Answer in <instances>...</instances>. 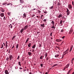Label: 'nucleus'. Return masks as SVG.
<instances>
[{
    "label": "nucleus",
    "mask_w": 74,
    "mask_h": 74,
    "mask_svg": "<svg viewBox=\"0 0 74 74\" xmlns=\"http://www.w3.org/2000/svg\"><path fill=\"white\" fill-rule=\"evenodd\" d=\"M69 48H68L63 53H64V54L63 55H62V58H63L64 55H66L67 53H69Z\"/></svg>",
    "instance_id": "obj_1"
},
{
    "label": "nucleus",
    "mask_w": 74,
    "mask_h": 74,
    "mask_svg": "<svg viewBox=\"0 0 74 74\" xmlns=\"http://www.w3.org/2000/svg\"><path fill=\"white\" fill-rule=\"evenodd\" d=\"M66 10L67 11H66V12L67 13V15H69V14H70V11L67 8H66Z\"/></svg>",
    "instance_id": "obj_2"
},
{
    "label": "nucleus",
    "mask_w": 74,
    "mask_h": 74,
    "mask_svg": "<svg viewBox=\"0 0 74 74\" xmlns=\"http://www.w3.org/2000/svg\"><path fill=\"white\" fill-rule=\"evenodd\" d=\"M12 58H13V57H12V55H10L9 56V58L10 59V60H12Z\"/></svg>",
    "instance_id": "obj_3"
},
{
    "label": "nucleus",
    "mask_w": 74,
    "mask_h": 74,
    "mask_svg": "<svg viewBox=\"0 0 74 74\" xmlns=\"http://www.w3.org/2000/svg\"><path fill=\"white\" fill-rule=\"evenodd\" d=\"M68 7L69 9H71L72 8V5L71 4H69L68 5Z\"/></svg>",
    "instance_id": "obj_4"
},
{
    "label": "nucleus",
    "mask_w": 74,
    "mask_h": 74,
    "mask_svg": "<svg viewBox=\"0 0 74 74\" xmlns=\"http://www.w3.org/2000/svg\"><path fill=\"white\" fill-rule=\"evenodd\" d=\"M40 26H41L42 29H43V28L44 27V26H45V24H40Z\"/></svg>",
    "instance_id": "obj_5"
},
{
    "label": "nucleus",
    "mask_w": 74,
    "mask_h": 74,
    "mask_svg": "<svg viewBox=\"0 0 74 74\" xmlns=\"http://www.w3.org/2000/svg\"><path fill=\"white\" fill-rule=\"evenodd\" d=\"M28 25H26L25 27H24L23 29L24 30H26V29H27L28 28Z\"/></svg>",
    "instance_id": "obj_6"
},
{
    "label": "nucleus",
    "mask_w": 74,
    "mask_h": 74,
    "mask_svg": "<svg viewBox=\"0 0 74 74\" xmlns=\"http://www.w3.org/2000/svg\"><path fill=\"white\" fill-rule=\"evenodd\" d=\"M5 74H9V72H8V70H5Z\"/></svg>",
    "instance_id": "obj_7"
},
{
    "label": "nucleus",
    "mask_w": 74,
    "mask_h": 74,
    "mask_svg": "<svg viewBox=\"0 0 74 74\" xmlns=\"http://www.w3.org/2000/svg\"><path fill=\"white\" fill-rule=\"evenodd\" d=\"M56 41L57 42H60V41H62V40L57 39Z\"/></svg>",
    "instance_id": "obj_8"
},
{
    "label": "nucleus",
    "mask_w": 74,
    "mask_h": 74,
    "mask_svg": "<svg viewBox=\"0 0 74 74\" xmlns=\"http://www.w3.org/2000/svg\"><path fill=\"white\" fill-rule=\"evenodd\" d=\"M73 32V31L72 29H71L69 32V34H71V33Z\"/></svg>",
    "instance_id": "obj_9"
},
{
    "label": "nucleus",
    "mask_w": 74,
    "mask_h": 74,
    "mask_svg": "<svg viewBox=\"0 0 74 74\" xmlns=\"http://www.w3.org/2000/svg\"><path fill=\"white\" fill-rule=\"evenodd\" d=\"M20 3H24V1L23 0H20Z\"/></svg>",
    "instance_id": "obj_10"
},
{
    "label": "nucleus",
    "mask_w": 74,
    "mask_h": 74,
    "mask_svg": "<svg viewBox=\"0 0 74 74\" xmlns=\"http://www.w3.org/2000/svg\"><path fill=\"white\" fill-rule=\"evenodd\" d=\"M69 66H70V64H68L66 65V66H65V67L66 69H67V68H68L69 67Z\"/></svg>",
    "instance_id": "obj_11"
},
{
    "label": "nucleus",
    "mask_w": 74,
    "mask_h": 74,
    "mask_svg": "<svg viewBox=\"0 0 74 74\" xmlns=\"http://www.w3.org/2000/svg\"><path fill=\"white\" fill-rule=\"evenodd\" d=\"M0 16L1 17H3L4 16V13H1L0 14Z\"/></svg>",
    "instance_id": "obj_12"
},
{
    "label": "nucleus",
    "mask_w": 74,
    "mask_h": 74,
    "mask_svg": "<svg viewBox=\"0 0 74 74\" xmlns=\"http://www.w3.org/2000/svg\"><path fill=\"white\" fill-rule=\"evenodd\" d=\"M24 30V29L23 28L21 29L20 30V33H23Z\"/></svg>",
    "instance_id": "obj_13"
},
{
    "label": "nucleus",
    "mask_w": 74,
    "mask_h": 74,
    "mask_svg": "<svg viewBox=\"0 0 74 74\" xmlns=\"http://www.w3.org/2000/svg\"><path fill=\"white\" fill-rule=\"evenodd\" d=\"M58 18H61V17H62V14H60L59 15V16H58Z\"/></svg>",
    "instance_id": "obj_14"
},
{
    "label": "nucleus",
    "mask_w": 74,
    "mask_h": 74,
    "mask_svg": "<svg viewBox=\"0 0 74 74\" xmlns=\"http://www.w3.org/2000/svg\"><path fill=\"white\" fill-rule=\"evenodd\" d=\"M1 11L2 12H4V11H5V10H4V9L2 8L1 10Z\"/></svg>",
    "instance_id": "obj_15"
},
{
    "label": "nucleus",
    "mask_w": 74,
    "mask_h": 74,
    "mask_svg": "<svg viewBox=\"0 0 74 74\" xmlns=\"http://www.w3.org/2000/svg\"><path fill=\"white\" fill-rule=\"evenodd\" d=\"M28 54L29 55V56H31V55H32V52H28Z\"/></svg>",
    "instance_id": "obj_16"
},
{
    "label": "nucleus",
    "mask_w": 74,
    "mask_h": 74,
    "mask_svg": "<svg viewBox=\"0 0 74 74\" xmlns=\"http://www.w3.org/2000/svg\"><path fill=\"white\" fill-rule=\"evenodd\" d=\"M58 64H55V65H53L52 67V68H53V67H55V66H58Z\"/></svg>",
    "instance_id": "obj_17"
},
{
    "label": "nucleus",
    "mask_w": 74,
    "mask_h": 74,
    "mask_svg": "<svg viewBox=\"0 0 74 74\" xmlns=\"http://www.w3.org/2000/svg\"><path fill=\"white\" fill-rule=\"evenodd\" d=\"M31 45V43H29V44L28 45V46L29 48H30V46Z\"/></svg>",
    "instance_id": "obj_18"
},
{
    "label": "nucleus",
    "mask_w": 74,
    "mask_h": 74,
    "mask_svg": "<svg viewBox=\"0 0 74 74\" xmlns=\"http://www.w3.org/2000/svg\"><path fill=\"white\" fill-rule=\"evenodd\" d=\"M51 23L53 25H54L55 23H54V21H52L51 22Z\"/></svg>",
    "instance_id": "obj_19"
},
{
    "label": "nucleus",
    "mask_w": 74,
    "mask_h": 74,
    "mask_svg": "<svg viewBox=\"0 0 74 74\" xmlns=\"http://www.w3.org/2000/svg\"><path fill=\"white\" fill-rule=\"evenodd\" d=\"M51 28L52 29H55V27L54 26V25H53L52 27H51Z\"/></svg>",
    "instance_id": "obj_20"
},
{
    "label": "nucleus",
    "mask_w": 74,
    "mask_h": 74,
    "mask_svg": "<svg viewBox=\"0 0 74 74\" xmlns=\"http://www.w3.org/2000/svg\"><path fill=\"white\" fill-rule=\"evenodd\" d=\"M18 65L21 66V62L19 61L18 62Z\"/></svg>",
    "instance_id": "obj_21"
},
{
    "label": "nucleus",
    "mask_w": 74,
    "mask_h": 74,
    "mask_svg": "<svg viewBox=\"0 0 74 74\" xmlns=\"http://www.w3.org/2000/svg\"><path fill=\"white\" fill-rule=\"evenodd\" d=\"M7 4V2H5L2 3V5H5Z\"/></svg>",
    "instance_id": "obj_22"
},
{
    "label": "nucleus",
    "mask_w": 74,
    "mask_h": 74,
    "mask_svg": "<svg viewBox=\"0 0 74 74\" xmlns=\"http://www.w3.org/2000/svg\"><path fill=\"white\" fill-rule=\"evenodd\" d=\"M35 47H36V45H34L32 47V48L33 49H34V48H35Z\"/></svg>",
    "instance_id": "obj_23"
},
{
    "label": "nucleus",
    "mask_w": 74,
    "mask_h": 74,
    "mask_svg": "<svg viewBox=\"0 0 74 74\" xmlns=\"http://www.w3.org/2000/svg\"><path fill=\"white\" fill-rule=\"evenodd\" d=\"M59 56V55H56L55 56V58H58V56Z\"/></svg>",
    "instance_id": "obj_24"
},
{
    "label": "nucleus",
    "mask_w": 74,
    "mask_h": 74,
    "mask_svg": "<svg viewBox=\"0 0 74 74\" xmlns=\"http://www.w3.org/2000/svg\"><path fill=\"white\" fill-rule=\"evenodd\" d=\"M19 47V45L18 44H17V45L16 46V48L17 49Z\"/></svg>",
    "instance_id": "obj_25"
},
{
    "label": "nucleus",
    "mask_w": 74,
    "mask_h": 74,
    "mask_svg": "<svg viewBox=\"0 0 74 74\" xmlns=\"http://www.w3.org/2000/svg\"><path fill=\"white\" fill-rule=\"evenodd\" d=\"M63 21L62 20H61L60 21V24H61V25H62V23H63L62 22Z\"/></svg>",
    "instance_id": "obj_26"
},
{
    "label": "nucleus",
    "mask_w": 74,
    "mask_h": 74,
    "mask_svg": "<svg viewBox=\"0 0 74 74\" xmlns=\"http://www.w3.org/2000/svg\"><path fill=\"white\" fill-rule=\"evenodd\" d=\"M15 37H16V36L15 35H14V36H13V37L12 38V40H13L14 38Z\"/></svg>",
    "instance_id": "obj_27"
},
{
    "label": "nucleus",
    "mask_w": 74,
    "mask_h": 74,
    "mask_svg": "<svg viewBox=\"0 0 74 74\" xmlns=\"http://www.w3.org/2000/svg\"><path fill=\"white\" fill-rule=\"evenodd\" d=\"M42 58H43V56H42L41 57H40V59H42Z\"/></svg>",
    "instance_id": "obj_28"
},
{
    "label": "nucleus",
    "mask_w": 74,
    "mask_h": 74,
    "mask_svg": "<svg viewBox=\"0 0 74 74\" xmlns=\"http://www.w3.org/2000/svg\"><path fill=\"white\" fill-rule=\"evenodd\" d=\"M38 13H40V12H41V11L39 10H38Z\"/></svg>",
    "instance_id": "obj_29"
},
{
    "label": "nucleus",
    "mask_w": 74,
    "mask_h": 74,
    "mask_svg": "<svg viewBox=\"0 0 74 74\" xmlns=\"http://www.w3.org/2000/svg\"><path fill=\"white\" fill-rule=\"evenodd\" d=\"M63 32H64V30L62 29L61 30L60 32H61V33H63Z\"/></svg>",
    "instance_id": "obj_30"
},
{
    "label": "nucleus",
    "mask_w": 74,
    "mask_h": 74,
    "mask_svg": "<svg viewBox=\"0 0 74 74\" xmlns=\"http://www.w3.org/2000/svg\"><path fill=\"white\" fill-rule=\"evenodd\" d=\"M47 55H48V54H47V53H46L45 54V58H47Z\"/></svg>",
    "instance_id": "obj_31"
},
{
    "label": "nucleus",
    "mask_w": 74,
    "mask_h": 74,
    "mask_svg": "<svg viewBox=\"0 0 74 74\" xmlns=\"http://www.w3.org/2000/svg\"><path fill=\"white\" fill-rule=\"evenodd\" d=\"M6 60L7 61L8 60H9V58H8V57H7L6 59Z\"/></svg>",
    "instance_id": "obj_32"
},
{
    "label": "nucleus",
    "mask_w": 74,
    "mask_h": 74,
    "mask_svg": "<svg viewBox=\"0 0 74 74\" xmlns=\"http://www.w3.org/2000/svg\"><path fill=\"white\" fill-rule=\"evenodd\" d=\"M10 4H11V3H8V4H7V5H10Z\"/></svg>",
    "instance_id": "obj_33"
},
{
    "label": "nucleus",
    "mask_w": 74,
    "mask_h": 74,
    "mask_svg": "<svg viewBox=\"0 0 74 74\" xmlns=\"http://www.w3.org/2000/svg\"><path fill=\"white\" fill-rule=\"evenodd\" d=\"M6 19V18H5V16H4V18H3V20L4 21H5Z\"/></svg>",
    "instance_id": "obj_34"
},
{
    "label": "nucleus",
    "mask_w": 74,
    "mask_h": 74,
    "mask_svg": "<svg viewBox=\"0 0 74 74\" xmlns=\"http://www.w3.org/2000/svg\"><path fill=\"white\" fill-rule=\"evenodd\" d=\"M39 47L40 48L41 47V44H39Z\"/></svg>",
    "instance_id": "obj_35"
},
{
    "label": "nucleus",
    "mask_w": 74,
    "mask_h": 74,
    "mask_svg": "<svg viewBox=\"0 0 74 74\" xmlns=\"http://www.w3.org/2000/svg\"><path fill=\"white\" fill-rule=\"evenodd\" d=\"M3 48V44H2L1 45V48Z\"/></svg>",
    "instance_id": "obj_36"
},
{
    "label": "nucleus",
    "mask_w": 74,
    "mask_h": 74,
    "mask_svg": "<svg viewBox=\"0 0 74 74\" xmlns=\"http://www.w3.org/2000/svg\"><path fill=\"white\" fill-rule=\"evenodd\" d=\"M49 59V58L48 57H47L46 58V60H48Z\"/></svg>",
    "instance_id": "obj_37"
},
{
    "label": "nucleus",
    "mask_w": 74,
    "mask_h": 74,
    "mask_svg": "<svg viewBox=\"0 0 74 74\" xmlns=\"http://www.w3.org/2000/svg\"><path fill=\"white\" fill-rule=\"evenodd\" d=\"M5 47H6V48H7L8 47V45H7V44H6Z\"/></svg>",
    "instance_id": "obj_38"
},
{
    "label": "nucleus",
    "mask_w": 74,
    "mask_h": 74,
    "mask_svg": "<svg viewBox=\"0 0 74 74\" xmlns=\"http://www.w3.org/2000/svg\"><path fill=\"white\" fill-rule=\"evenodd\" d=\"M47 21V19H45L43 20L44 22H46Z\"/></svg>",
    "instance_id": "obj_39"
},
{
    "label": "nucleus",
    "mask_w": 74,
    "mask_h": 74,
    "mask_svg": "<svg viewBox=\"0 0 74 74\" xmlns=\"http://www.w3.org/2000/svg\"><path fill=\"white\" fill-rule=\"evenodd\" d=\"M43 66V64H40V66H41V67H42Z\"/></svg>",
    "instance_id": "obj_40"
},
{
    "label": "nucleus",
    "mask_w": 74,
    "mask_h": 74,
    "mask_svg": "<svg viewBox=\"0 0 74 74\" xmlns=\"http://www.w3.org/2000/svg\"><path fill=\"white\" fill-rule=\"evenodd\" d=\"M44 13H45V14H47V13H48V12H47V11H45L44 12Z\"/></svg>",
    "instance_id": "obj_41"
},
{
    "label": "nucleus",
    "mask_w": 74,
    "mask_h": 74,
    "mask_svg": "<svg viewBox=\"0 0 74 74\" xmlns=\"http://www.w3.org/2000/svg\"><path fill=\"white\" fill-rule=\"evenodd\" d=\"M23 16H24L25 17H26V14H25V13H24L23 14Z\"/></svg>",
    "instance_id": "obj_42"
},
{
    "label": "nucleus",
    "mask_w": 74,
    "mask_h": 74,
    "mask_svg": "<svg viewBox=\"0 0 74 74\" xmlns=\"http://www.w3.org/2000/svg\"><path fill=\"white\" fill-rule=\"evenodd\" d=\"M29 38H28L26 40V42H27L28 41V40H29Z\"/></svg>",
    "instance_id": "obj_43"
},
{
    "label": "nucleus",
    "mask_w": 74,
    "mask_h": 74,
    "mask_svg": "<svg viewBox=\"0 0 74 74\" xmlns=\"http://www.w3.org/2000/svg\"><path fill=\"white\" fill-rule=\"evenodd\" d=\"M68 73L69 74H70V71H69L68 72Z\"/></svg>",
    "instance_id": "obj_44"
},
{
    "label": "nucleus",
    "mask_w": 74,
    "mask_h": 74,
    "mask_svg": "<svg viewBox=\"0 0 74 74\" xmlns=\"http://www.w3.org/2000/svg\"><path fill=\"white\" fill-rule=\"evenodd\" d=\"M50 9H52V8H53V6L50 7Z\"/></svg>",
    "instance_id": "obj_45"
},
{
    "label": "nucleus",
    "mask_w": 74,
    "mask_h": 74,
    "mask_svg": "<svg viewBox=\"0 0 74 74\" xmlns=\"http://www.w3.org/2000/svg\"><path fill=\"white\" fill-rule=\"evenodd\" d=\"M52 32H51V33H50V36H52Z\"/></svg>",
    "instance_id": "obj_46"
},
{
    "label": "nucleus",
    "mask_w": 74,
    "mask_h": 74,
    "mask_svg": "<svg viewBox=\"0 0 74 74\" xmlns=\"http://www.w3.org/2000/svg\"><path fill=\"white\" fill-rule=\"evenodd\" d=\"M72 4L73 5H74V1H73L72 2Z\"/></svg>",
    "instance_id": "obj_47"
},
{
    "label": "nucleus",
    "mask_w": 74,
    "mask_h": 74,
    "mask_svg": "<svg viewBox=\"0 0 74 74\" xmlns=\"http://www.w3.org/2000/svg\"><path fill=\"white\" fill-rule=\"evenodd\" d=\"M73 49V47H71L70 48V49L72 50V49Z\"/></svg>",
    "instance_id": "obj_48"
},
{
    "label": "nucleus",
    "mask_w": 74,
    "mask_h": 74,
    "mask_svg": "<svg viewBox=\"0 0 74 74\" xmlns=\"http://www.w3.org/2000/svg\"><path fill=\"white\" fill-rule=\"evenodd\" d=\"M20 56H18V58H17V59H18H18H19V58H20Z\"/></svg>",
    "instance_id": "obj_49"
},
{
    "label": "nucleus",
    "mask_w": 74,
    "mask_h": 74,
    "mask_svg": "<svg viewBox=\"0 0 74 74\" xmlns=\"http://www.w3.org/2000/svg\"><path fill=\"white\" fill-rule=\"evenodd\" d=\"M64 37H65V36H62V38L63 39V38H64Z\"/></svg>",
    "instance_id": "obj_50"
},
{
    "label": "nucleus",
    "mask_w": 74,
    "mask_h": 74,
    "mask_svg": "<svg viewBox=\"0 0 74 74\" xmlns=\"http://www.w3.org/2000/svg\"><path fill=\"white\" fill-rule=\"evenodd\" d=\"M32 52H34V49H33L32 50Z\"/></svg>",
    "instance_id": "obj_51"
},
{
    "label": "nucleus",
    "mask_w": 74,
    "mask_h": 74,
    "mask_svg": "<svg viewBox=\"0 0 74 74\" xmlns=\"http://www.w3.org/2000/svg\"><path fill=\"white\" fill-rule=\"evenodd\" d=\"M19 69H20V70H22V68L21 67H19Z\"/></svg>",
    "instance_id": "obj_52"
},
{
    "label": "nucleus",
    "mask_w": 74,
    "mask_h": 74,
    "mask_svg": "<svg viewBox=\"0 0 74 74\" xmlns=\"http://www.w3.org/2000/svg\"><path fill=\"white\" fill-rule=\"evenodd\" d=\"M14 47H15V46H14V45H13V47H12V49H13V48Z\"/></svg>",
    "instance_id": "obj_53"
},
{
    "label": "nucleus",
    "mask_w": 74,
    "mask_h": 74,
    "mask_svg": "<svg viewBox=\"0 0 74 74\" xmlns=\"http://www.w3.org/2000/svg\"><path fill=\"white\" fill-rule=\"evenodd\" d=\"M10 50H11V49H10V50H9V51H8V53H10Z\"/></svg>",
    "instance_id": "obj_54"
},
{
    "label": "nucleus",
    "mask_w": 74,
    "mask_h": 74,
    "mask_svg": "<svg viewBox=\"0 0 74 74\" xmlns=\"http://www.w3.org/2000/svg\"><path fill=\"white\" fill-rule=\"evenodd\" d=\"M43 16H44V15H42L41 16V18L42 17H43Z\"/></svg>",
    "instance_id": "obj_55"
},
{
    "label": "nucleus",
    "mask_w": 74,
    "mask_h": 74,
    "mask_svg": "<svg viewBox=\"0 0 74 74\" xmlns=\"http://www.w3.org/2000/svg\"><path fill=\"white\" fill-rule=\"evenodd\" d=\"M66 69V67H65L64 68V70H65V69Z\"/></svg>",
    "instance_id": "obj_56"
},
{
    "label": "nucleus",
    "mask_w": 74,
    "mask_h": 74,
    "mask_svg": "<svg viewBox=\"0 0 74 74\" xmlns=\"http://www.w3.org/2000/svg\"><path fill=\"white\" fill-rule=\"evenodd\" d=\"M34 16H35V14H33V15H32V16L33 17H34Z\"/></svg>",
    "instance_id": "obj_57"
},
{
    "label": "nucleus",
    "mask_w": 74,
    "mask_h": 74,
    "mask_svg": "<svg viewBox=\"0 0 74 74\" xmlns=\"http://www.w3.org/2000/svg\"><path fill=\"white\" fill-rule=\"evenodd\" d=\"M72 69V68L69 71H71V70Z\"/></svg>",
    "instance_id": "obj_58"
},
{
    "label": "nucleus",
    "mask_w": 74,
    "mask_h": 74,
    "mask_svg": "<svg viewBox=\"0 0 74 74\" xmlns=\"http://www.w3.org/2000/svg\"><path fill=\"white\" fill-rule=\"evenodd\" d=\"M5 44H7V41L6 42Z\"/></svg>",
    "instance_id": "obj_59"
},
{
    "label": "nucleus",
    "mask_w": 74,
    "mask_h": 74,
    "mask_svg": "<svg viewBox=\"0 0 74 74\" xmlns=\"http://www.w3.org/2000/svg\"><path fill=\"white\" fill-rule=\"evenodd\" d=\"M71 50H71V49H70V50L69 51L70 52H71Z\"/></svg>",
    "instance_id": "obj_60"
},
{
    "label": "nucleus",
    "mask_w": 74,
    "mask_h": 74,
    "mask_svg": "<svg viewBox=\"0 0 74 74\" xmlns=\"http://www.w3.org/2000/svg\"><path fill=\"white\" fill-rule=\"evenodd\" d=\"M72 61L73 60H74V58H73V59H72Z\"/></svg>",
    "instance_id": "obj_61"
},
{
    "label": "nucleus",
    "mask_w": 74,
    "mask_h": 74,
    "mask_svg": "<svg viewBox=\"0 0 74 74\" xmlns=\"http://www.w3.org/2000/svg\"><path fill=\"white\" fill-rule=\"evenodd\" d=\"M45 74H48V73L47 72H46Z\"/></svg>",
    "instance_id": "obj_62"
},
{
    "label": "nucleus",
    "mask_w": 74,
    "mask_h": 74,
    "mask_svg": "<svg viewBox=\"0 0 74 74\" xmlns=\"http://www.w3.org/2000/svg\"><path fill=\"white\" fill-rule=\"evenodd\" d=\"M29 74H32V72H30V73H29Z\"/></svg>",
    "instance_id": "obj_63"
},
{
    "label": "nucleus",
    "mask_w": 74,
    "mask_h": 74,
    "mask_svg": "<svg viewBox=\"0 0 74 74\" xmlns=\"http://www.w3.org/2000/svg\"><path fill=\"white\" fill-rule=\"evenodd\" d=\"M56 48H59V47L58 46L56 47Z\"/></svg>",
    "instance_id": "obj_64"
}]
</instances>
